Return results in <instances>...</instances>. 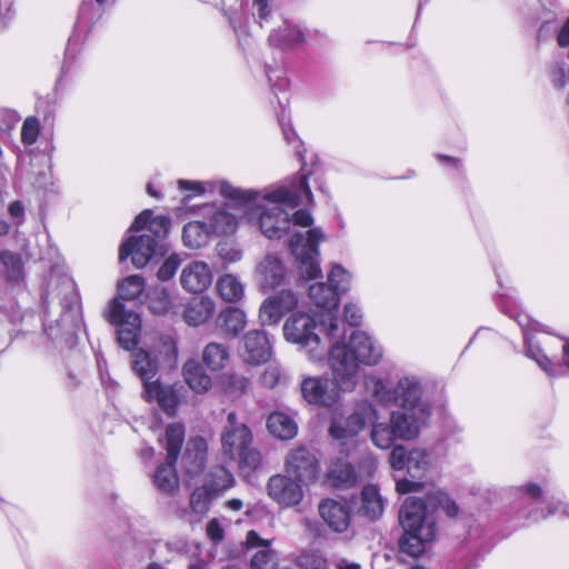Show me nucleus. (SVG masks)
Returning <instances> with one entry per match:
<instances>
[{
    "mask_svg": "<svg viewBox=\"0 0 569 569\" xmlns=\"http://www.w3.org/2000/svg\"><path fill=\"white\" fill-rule=\"evenodd\" d=\"M217 186L219 193L242 210L250 221H256L262 234L269 239L282 238L291 224L310 227L313 222L307 209H298L313 200L306 173H298L263 192L236 188L228 181Z\"/></svg>",
    "mask_w": 569,
    "mask_h": 569,
    "instance_id": "1",
    "label": "nucleus"
},
{
    "mask_svg": "<svg viewBox=\"0 0 569 569\" xmlns=\"http://www.w3.org/2000/svg\"><path fill=\"white\" fill-rule=\"evenodd\" d=\"M42 301L47 337L54 343H71L83 320L76 282L63 268L51 269Z\"/></svg>",
    "mask_w": 569,
    "mask_h": 569,
    "instance_id": "2",
    "label": "nucleus"
},
{
    "mask_svg": "<svg viewBox=\"0 0 569 569\" xmlns=\"http://www.w3.org/2000/svg\"><path fill=\"white\" fill-rule=\"evenodd\" d=\"M341 336L339 331V337L331 339L328 361L336 385L341 391L350 392L357 386L359 366L378 365L383 357V348L362 330L352 331L348 342L340 341Z\"/></svg>",
    "mask_w": 569,
    "mask_h": 569,
    "instance_id": "3",
    "label": "nucleus"
},
{
    "mask_svg": "<svg viewBox=\"0 0 569 569\" xmlns=\"http://www.w3.org/2000/svg\"><path fill=\"white\" fill-rule=\"evenodd\" d=\"M220 440L223 457L236 461L242 472L253 471L261 465L259 451L251 446V430L244 422L238 420L236 412L228 413Z\"/></svg>",
    "mask_w": 569,
    "mask_h": 569,
    "instance_id": "4",
    "label": "nucleus"
},
{
    "mask_svg": "<svg viewBox=\"0 0 569 569\" xmlns=\"http://www.w3.org/2000/svg\"><path fill=\"white\" fill-rule=\"evenodd\" d=\"M427 519V500L421 497H408L400 509L399 520L403 536L399 541L400 551L417 558L426 550V540L421 536Z\"/></svg>",
    "mask_w": 569,
    "mask_h": 569,
    "instance_id": "5",
    "label": "nucleus"
},
{
    "mask_svg": "<svg viewBox=\"0 0 569 569\" xmlns=\"http://www.w3.org/2000/svg\"><path fill=\"white\" fill-rule=\"evenodd\" d=\"M317 322L306 312L292 313L283 325L284 339L306 350L310 361L317 363L325 360L327 349L321 345L317 333Z\"/></svg>",
    "mask_w": 569,
    "mask_h": 569,
    "instance_id": "6",
    "label": "nucleus"
},
{
    "mask_svg": "<svg viewBox=\"0 0 569 569\" xmlns=\"http://www.w3.org/2000/svg\"><path fill=\"white\" fill-rule=\"evenodd\" d=\"M373 396L383 405L423 413L422 387L415 377L399 379L392 389H388L382 380H376Z\"/></svg>",
    "mask_w": 569,
    "mask_h": 569,
    "instance_id": "7",
    "label": "nucleus"
},
{
    "mask_svg": "<svg viewBox=\"0 0 569 569\" xmlns=\"http://www.w3.org/2000/svg\"><path fill=\"white\" fill-rule=\"evenodd\" d=\"M319 228L306 232H295L289 240L291 254L299 263L300 274L308 279H316L321 274L319 266V243L323 239Z\"/></svg>",
    "mask_w": 569,
    "mask_h": 569,
    "instance_id": "8",
    "label": "nucleus"
},
{
    "mask_svg": "<svg viewBox=\"0 0 569 569\" xmlns=\"http://www.w3.org/2000/svg\"><path fill=\"white\" fill-rule=\"evenodd\" d=\"M108 321L117 327L119 346L132 351L139 342L140 316L134 311H128L123 303L116 299L109 306Z\"/></svg>",
    "mask_w": 569,
    "mask_h": 569,
    "instance_id": "9",
    "label": "nucleus"
},
{
    "mask_svg": "<svg viewBox=\"0 0 569 569\" xmlns=\"http://www.w3.org/2000/svg\"><path fill=\"white\" fill-rule=\"evenodd\" d=\"M168 251L167 243H160L159 240L152 239L151 234L142 233L138 237H128L119 249V259L124 261L131 258L132 264L141 269L146 267L153 257L163 256Z\"/></svg>",
    "mask_w": 569,
    "mask_h": 569,
    "instance_id": "10",
    "label": "nucleus"
},
{
    "mask_svg": "<svg viewBox=\"0 0 569 569\" xmlns=\"http://www.w3.org/2000/svg\"><path fill=\"white\" fill-rule=\"evenodd\" d=\"M502 311L513 318L523 330V338L526 343V355L537 362V365L549 376L555 377L561 373L562 367L559 363H553L549 359L538 342L529 336V331H543L542 325L533 321L528 315L522 312H512L506 307H501Z\"/></svg>",
    "mask_w": 569,
    "mask_h": 569,
    "instance_id": "11",
    "label": "nucleus"
},
{
    "mask_svg": "<svg viewBox=\"0 0 569 569\" xmlns=\"http://www.w3.org/2000/svg\"><path fill=\"white\" fill-rule=\"evenodd\" d=\"M31 320H37L36 315L21 313L16 301L0 298V351L11 343L13 332L28 333V323Z\"/></svg>",
    "mask_w": 569,
    "mask_h": 569,
    "instance_id": "12",
    "label": "nucleus"
},
{
    "mask_svg": "<svg viewBox=\"0 0 569 569\" xmlns=\"http://www.w3.org/2000/svg\"><path fill=\"white\" fill-rule=\"evenodd\" d=\"M302 481L290 475H273L267 483L269 498L281 508H293L301 503L305 497Z\"/></svg>",
    "mask_w": 569,
    "mask_h": 569,
    "instance_id": "13",
    "label": "nucleus"
},
{
    "mask_svg": "<svg viewBox=\"0 0 569 569\" xmlns=\"http://www.w3.org/2000/svg\"><path fill=\"white\" fill-rule=\"evenodd\" d=\"M338 386L335 387L328 378L305 377L300 382L302 399L313 406L330 408L339 400Z\"/></svg>",
    "mask_w": 569,
    "mask_h": 569,
    "instance_id": "14",
    "label": "nucleus"
},
{
    "mask_svg": "<svg viewBox=\"0 0 569 569\" xmlns=\"http://www.w3.org/2000/svg\"><path fill=\"white\" fill-rule=\"evenodd\" d=\"M309 297L315 306L327 312L329 339L339 337V320L336 316L340 302V295L330 284L318 282L309 287Z\"/></svg>",
    "mask_w": 569,
    "mask_h": 569,
    "instance_id": "15",
    "label": "nucleus"
},
{
    "mask_svg": "<svg viewBox=\"0 0 569 569\" xmlns=\"http://www.w3.org/2000/svg\"><path fill=\"white\" fill-rule=\"evenodd\" d=\"M183 392L184 388L179 383L164 385L154 379L143 389L142 397L148 402H156L167 416L174 417Z\"/></svg>",
    "mask_w": 569,
    "mask_h": 569,
    "instance_id": "16",
    "label": "nucleus"
},
{
    "mask_svg": "<svg viewBox=\"0 0 569 569\" xmlns=\"http://www.w3.org/2000/svg\"><path fill=\"white\" fill-rule=\"evenodd\" d=\"M298 297L291 290H281L263 300L259 308L262 326L277 325L287 313L298 306Z\"/></svg>",
    "mask_w": 569,
    "mask_h": 569,
    "instance_id": "17",
    "label": "nucleus"
},
{
    "mask_svg": "<svg viewBox=\"0 0 569 569\" xmlns=\"http://www.w3.org/2000/svg\"><path fill=\"white\" fill-rule=\"evenodd\" d=\"M286 471L305 483L312 482L319 473L316 455L305 446L291 450L286 459Z\"/></svg>",
    "mask_w": 569,
    "mask_h": 569,
    "instance_id": "18",
    "label": "nucleus"
},
{
    "mask_svg": "<svg viewBox=\"0 0 569 569\" xmlns=\"http://www.w3.org/2000/svg\"><path fill=\"white\" fill-rule=\"evenodd\" d=\"M406 469L411 479L398 480L397 491L403 495L420 491L425 486L423 478L427 472V451L425 449L411 450Z\"/></svg>",
    "mask_w": 569,
    "mask_h": 569,
    "instance_id": "19",
    "label": "nucleus"
},
{
    "mask_svg": "<svg viewBox=\"0 0 569 569\" xmlns=\"http://www.w3.org/2000/svg\"><path fill=\"white\" fill-rule=\"evenodd\" d=\"M242 345L240 356L247 363L260 365L271 357V345L267 333L262 330L247 332L242 339Z\"/></svg>",
    "mask_w": 569,
    "mask_h": 569,
    "instance_id": "20",
    "label": "nucleus"
},
{
    "mask_svg": "<svg viewBox=\"0 0 569 569\" xmlns=\"http://www.w3.org/2000/svg\"><path fill=\"white\" fill-rule=\"evenodd\" d=\"M212 271L204 261H191L183 267L180 274L181 287L192 293L204 291L212 282Z\"/></svg>",
    "mask_w": 569,
    "mask_h": 569,
    "instance_id": "21",
    "label": "nucleus"
},
{
    "mask_svg": "<svg viewBox=\"0 0 569 569\" xmlns=\"http://www.w3.org/2000/svg\"><path fill=\"white\" fill-rule=\"evenodd\" d=\"M257 273L263 290H273L286 281L287 271L282 260L268 253L257 266Z\"/></svg>",
    "mask_w": 569,
    "mask_h": 569,
    "instance_id": "22",
    "label": "nucleus"
},
{
    "mask_svg": "<svg viewBox=\"0 0 569 569\" xmlns=\"http://www.w3.org/2000/svg\"><path fill=\"white\" fill-rule=\"evenodd\" d=\"M203 219L212 236L232 234L238 229V218L224 207L209 204L203 208Z\"/></svg>",
    "mask_w": 569,
    "mask_h": 569,
    "instance_id": "23",
    "label": "nucleus"
},
{
    "mask_svg": "<svg viewBox=\"0 0 569 569\" xmlns=\"http://www.w3.org/2000/svg\"><path fill=\"white\" fill-rule=\"evenodd\" d=\"M545 492V489L535 482H529L517 489V493L520 499L519 503L521 506L526 503L535 505V507H532L529 511H521L523 517L538 520L545 519L547 516L553 515L556 512V508L551 506L548 507L547 512L545 511V508L542 507L545 502L541 500Z\"/></svg>",
    "mask_w": 569,
    "mask_h": 569,
    "instance_id": "24",
    "label": "nucleus"
},
{
    "mask_svg": "<svg viewBox=\"0 0 569 569\" xmlns=\"http://www.w3.org/2000/svg\"><path fill=\"white\" fill-rule=\"evenodd\" d=\"M171 221L166 216L152 217L151 210H143L133 220L129 231H140L146 229L144 233L151 234L152 239L160 243H167L166 238L169 233Z\"/></svg>",
    "mask_w": 569,
    "mask_h": 569,
    "instance_id": "25",
    "label": "nucleus"
},
{
    "mask_svg": "<svg viewBox=\"0 0 569 569\" xmlns=\"http://www.w3.org/2000/svg\"><path fill=\"white\" fill-rule=\"evenodd\" d=\"M306 41L303 30L289 21H284L277 29H273L268 37V42L271 47L281 50H293L300 47Z\"/></svg>",
    "mask_w": 569,
    "mask_h": 569,
    "instance_id": "26",
    "label": "nucleus"
},
{
    "mask_svg": "<svg viewBox=\"0 0 569 569\" xmlns=\"http://www.w3.org/2000/svg\"><path fill=\"white\" fill-rule=\"evenodd\" d=\"M319 513L330 529L345 532L350 525L349 508L333 499H325L319 505Z\"/></svg>",
    "mask_w": 569,
    "mask_h": 569,
    "instance_id": "27",
    "label": "nucleus"
},
{
    "mask_svg": "<svg viewBox=\"0 0 569 569\" xmlns=\"http://www.w3.org/2000/svg\"><path fill=\"white\" fill-rule=\"evenodd\" d=\"M423 413L400 409L392 411L390 425L398 439L410 440L418 436L420 429V416Z\"/></svg>",
    "mask_w": 569,
    "mask_h": 569,
    "instance_id": "28",
    "label": "nucleus"
},
{
    "mask_svg": "<svg viewBox=\"0 0 569 569\" xmlns=\"http://www.w3.org/2000/svg\"><path fill=\"white\" fill-rule=\"evenodd\" d=\"M214 313V302L209 297L192 298L183 310V319L189 326H200Z\"/></svg>",
    "mask_w": 569,
    "mask_h": 569,
    "instance_id": "29",
    "label": "nucleus"
},
{
    "mask_svg": "<svg viewBox=\"0 0 569 569\" xmlns=\"http://www.w3.org/2000/svg\"><path fill=\"white\" fill-rule=\"evenodd\" d=\"M327 481L333 488L347 489L357 483L358 475L351 463L339 459L330 466Z\"/></svg>",
    "mask_w": 569,
    "mask_h": 569,
    "instance_id": "30",
    "label": "nucleus"
},
{
    "mask_svg": "<svg viewBox=\"0 0 569 569\" xmlns=\"http://www.w3.org/2000/svg\"><path fill=\"white\" fill-rule=\"evenodd\" d=\"M182 375L189 388L197 393H204L211 388V377L194 359H190L183 365Z\"/></svg>",
    "mask_w": 569,
    "mask_h": 569,
    "instance_id": "31",
    "label": "nucleus"
},
{
    "mask_svg": "<svg viewBox=\"0 0 569 569\" xmlns=\"http://www.w3.org/2000/svg\"><path fill=\"white\" fill-rule=\"evenodd\" d=\"M211 237L212 233L204 219L190 221L182 229V241L189 249L196 250L206 247Z\"/></svg>",
    "mask_w": 569,
    "mask_h": 569,
    "instance_id": "32",
    "label": "nucleus"
},
{
    "mask_svg": "<svg viewBox=\"0 0 569 569\" xmlns=\"http://www.w3.org/2000/svg\"><path fill=\"white\" fill-rule=\"evenodd\" d=\"M131 367L141 379L143 389L154 381L158 373V361L148 351L139 349L132 353Z\"/></svg>",
    "mask_w": 569,
    "mask_h": 569,
    "instance_id": "33",
    "label": "nucleus"
},
{
    "mask_svg": "<svg viewBox=\"0 0 569 569\" xmlns=\"http://www.w3.org/2000/svg\"><path fill=\"white\" fill-rule=\"evenodd\" d=\"M269 432L278 439L290 440L298 433L296 420L288 413L274 411L267 419Z\"/></svg>",
    "mask_w": 569,
    "mask_h": 569,
    "instance_id": "34",
    "label": "nucleus"
},
{
    "mask_svg": "<svg viewBox=\"0 0 569 569\" xmlns=\"http://www.w3.org/2000/svg\"><path fill=\"white\" fill-rule=\"evenodd\" d=\"M192 446L193 451L189 445L182 456L183 468L190 478H194L203 471L207 449L206 441L202 438L196 439Z\"/></svg>",
    "mask_w": 569,
    "mask_h": 569,
    "instance_id": "35",
    "label": "nucleus"
},
{
    "mask_svg": "<svg viewBox=\"0 0 569 569\" xmlns=\"http://www.w3.org/2000/svg\"><path fill=\"white\" fill-rule=\"evenodd\" d=\"M429 510L433 512L442 511L449 519H453L459 513L457 502L443 490L435 488L429 483Z\"/></svg>",
    "mask_w": 569,
    "mask_h": 569,
    "instance_id": "36",
    "label": "nucleus"
},
{
    "mask_svg": "<svg viewBox=\"0 0 569 569\" xmlns=\"http://www.w3.org/2000/svg\"><path fill=\"white\" fill-rule=\"evenodd\" d=\"M383 511V502L376 486H366L361 491V506L359 512L369 518L377 520Z\"/></svg>",
    "mask_w": 569,
    "mask_h": 569,
    "instance_id": "37",
    "label": "nucleus"
},
{
    "mask_svg": "<svg viewBox=\"0 0 569 569\" xmlns=\"http://www.w3.org/2000/svg\"><path fill=\"white\" fill-rule=\"evenodd\" d=\"M177 461H169V457L164 463H161L153 476V483L158 490L164 493H171L178 488V477L174 465Z\"/></svg>",
    "mask_w": 569,
    "mask_h": 569,
    "instance_id": "38",
    "label": "nucleus"
},
{
    "mask_svg": "<svg viewBox=\"0 0 569 569\" xmlns=\"http://www.w3.org/2000/svg\"><path fill=\"white\" fill-rule=\"evenodd\" d=\"M217 323L227 333L236 336L246 326V313L239 308L228 307L219 313Z\"/></svg>",
    "mask_w": 569,
    "mask_h": 569,
    "instance_id": "39",
    "label": "nucleus"
},
{
    "mask_svg": "<svg viewBox=\"0 0 569 569\" xmlns=\"http://www.w3.org/2000/svg\"><path fill=\"white\" fill-rule=\"evenodd\" d=\"M217 289L224 301L240 300L244 295V287L233 274H223L218 279Z\"/></svg>",
    "mask_w": 569,
    "mask_h": 569,
    "instance_id": "40",
    "label": "nucleus"
},
{
    "mask_svg": "<svg viewBox=\"0 0 569 569\" xmlns=\"http://www.w3.org/2000/svg\"><path fill=\"white\" fill-rule=\"evenodd\" d=\"M202 359L209 369L221 370L229 360V352L222 343L210 342L203 349Z\"/></svg>",
    "mask_w": 569,
    "mask_h": 569,
    "instance_id": "41",
    "label": "nucleus"
},
{
    "mask_svg": "<svg viewBox=\"0 0 569 569\" xmlns=\"http://www.w3.org/2000/svg\"><path fill=\"white\" fill-rule=\"evenodd\" d=\"M184 440V428L181 423H170L166 429V450L169 461H177Z\"/></svg>",
    "mask_w": 569,
    "mask_h": 569,
    "instance_id": "42",
    "label": "nucleus"
},
{
    "mask_svg": "<svg viewBox=\"0 0 569 569\" xmlns=\"http://www.w3.org/2000/svg\"><path fill=\"white\" fill-rule=\"evenodd\" d=\"M149 309L154 315H164L171 305L168 290L160 284L150 287L146 295Z\"/></svg>",
    "mask_w": 569,
    "mask_h": 569,
    "instance_id": "43",
    "label": "nucleus"
},
{
    "mask_svg": "<svg viewBox=\"0 0 569 569\" xmlns=\"http://www.w3.org/2000/svg\"><path fill=\"white\" fill-rule=\"evenodd\" d=\"M0 264L3 267L7 279L13 284H18L22 279V263L17 253L8 250L0 252Z\"/></svg>",
    "mask_w": 569,
    "mask_h": 569,
    "instance_id": "44",
    "label": "nucleus"
},
{
    "mask_svg": "<svg viewBox=\"0 0 569 569\" xmlns=\"http://www.w3.org/2000/svg\"><path fill=\"white\" fill-rule=\"evenodd\" d=\"M234 478L224 467H216L210 471L209 480L206 482L208 488L217 496L220 492L231 488Z\"/></svg>",
    "mask_w": 569,
    "mask_h": 569,
    "instance_id": "45",
    "label": "nucleus"
},
{
    "mask_svg": "<svg viewBox=\"0 0 569 569\" xmlns=\"http://www.w3.org/2000/svg\"><path fill=\"white\" fill-rule=\"evenodd\" d=\"M146 289L144 278L140 274L129 276L121 281L118 287L119 296L124 300H136L140 298Z\"/></svg>",
    "mask_w": 569,
    "mask_h": 569,
    "instance_id": "46",
    "label": "nucleus"
},
{
    "mask_svg": "<svg viewBox=\"0 0 569 569\" xmlns=\"http://www.w3.org/2000/svg\"><path fill=\"white\" fill-rule=\"evenodd\" d=\"M223 180H221V182ZM218 183H220V181L200 182V181L184 180V179L178 180L179 189L182 192H188V194L182 199V202L184 204H187L192 197L202 196L208 190L219 192V187L217 186Z\"/></svg>",
    "mask_w": 569,
    "mask_h": 569,
    "instance_id": "47",
    "label": "nucleus"
},
{
    "mask_svg": "<svg viewBox=\"0 0 569 569\" xmlns=\"http://www.w3.org/2000/svg\"><path fill=\"white\" fill-rule=\"evenodd\" d=\"M398 439L391 425L376 423L371 429V440L380 449H389L395 440Z\"/></svg>",
    "mask_w": 569,
    "mask_h": 569,
    "instance_id": "48",
    "label": "nucleus"
},
{
    "mask_svg": "<svg viewBox=\"0 0 569 569\" xmlns=\"http://www.w3.org/2000/svg\"><path fill=\"white\" fill-rule=\"evenodd\" d=\"M216 496L204 483L196 488L190 496V507L193 512L203 515L209 510L211 498Z\"/></svg>",
    "mask_w": 569,
    "mask_h": 569,
    "instance_id": "49",
    "label": "nucleus"
},
{
    "mask_svg": "<svg viewBox=\"0 0 569 569\" xmlns=\"http://www.w3.org/2000/svg\"><path fill=\"white\" fill-rule=\"evenodd\" d=\"M351 274L340 264H333L329 274V284L338 291L339 295L346 292L350 286Z\"/></svg>",
    "mask_w": 569,
    "mask_h": 569,
    "instance_id": "50",
    "label": "nucleus"
},
{
    "mask_svg": "<svg viewBox=\"0 0 569 569\" xmlns=\"http://www.w3.org/2000/svg\"><path fill=\"white\" fill-rule=\"evenodd\" d=\"M278 120H279V124L281 127L284 140L287 141L288 144L292 146L295 153L299 158H302V153L305 151V149L302 148V142L300 141L296 131L290 126L289 120L286 119L284 110L279 116Z\"/></svg>",
    "mask_w": 569,
    "mask_h": 569,
    "instance_id": "51",
    "label": "nucleus"
},
{
    "mask_svg": "<svg viewBox=\"0 0 569 569\" xmlns=\"http://www.w3.org/2000/svg\"><path fill=\"white\" fill-rule=\"evenodd\" d=\"M278 562L277 552L271 548L258 550L251 558L252 569H274Z\"/></svg>",
    "mask_w": 569,
    "mask_h": 569,
    "instance_id": "52",
    "label": "nucleus"
},
{
    "mask_svg": "<svg viewBox=\"0 0 569 569\" xmlns=\"http://www.w3.org/2000/svg\"><path fill=\"white\" fill-rule=\"evenodd\" d=\"M216 252L221 260L228 263H234L242 259V250L231 241L219 242L216 247Z\"/></svg>",
    "mask_w": 569,
    "mask_h": 569,
    "instance_id": "53",
    "label": "nucleus"
},
{
    "mask_svg": "<svg viewBox=\"0 0 569 569\" xmlns=\"http://www.w3.org/2000/svg\"><path fill=\"white\" fill-rule=\"evenodd\" d=\"M181 264V257L178 253L168 256L157 272V278L160 281H168L172 279Z\"/></svg>",
    "mask_w": 569,
    "mask_h": 569,
    "instance_id": "54",
    "label": "nucleus"
},
{
    "mask_svg": "<svg viewBox=\"0 0 569 569\" xmlns=\"http://www.w3.org/2000/svg\"><path fill=\"white\" fill-rule=\"evenodd\" d=\"M299 567L303 569H326L327 561L318 551L302 552L297 560Z\"/></svg>",
    "mask_w": 569,
    "mask_h": 569,
    "instance_id": "55",
    "label": "nucleus"
},
{
    "mask_svg": "<svg viewBox=\"0 0 569 569\" xmlns=\"http://www.w3.org/2000/svg\"><path fill=\"white\" fill-rule=\"evenodd\" d=\"M286 380V375L277 365L268 366L260 376V382L267 388H274Z\"/></svg>",
    "mask_w": 569,
    "mask_h": 569,
    "instance_id": "56",
    "label": "nucleus"
},
{
    "mask_svg": "<svg viewBox=\"0 0 569 569\" xmlns=\"http://www.w3.org/2000/svg\"><path fill=\"white\" fill-rule=\"evenodd\" d=\"M250 387V380L238 373H232L228 377L227 388L228 391L233 396H240L244 393Z\"/></svg>",
    "mask_w": 569,
    "mask_h": 569,
    "instance_id": "57",
    "label": "nucleus"
},
{
    "mask_svg": "<svg viewBox=\"0 0 569 569\" xmlns=\"http://www.w3.org/2000/svg\"><path fill=\"white\" fill-rule=\"evenodd\" d=\"M329 435L333 439L343 440L353 437L350 432V428L343 418H333L330 422Z\"/></svg>",
    "mask_w": 569,
    "mask_h": 569,
    "instance_id": "58",
    "label": "nucleus"
},
{
    "mask_svg": "<svg viewBox=\"0 0 569 569\" xmlns=\"http://www.w3.org/2000/svg\"><path fill=\"white\" fill-rule=\"evenodd\" d=\"M408 456L406 448L401 445L395 446L390 452L389 461L395 470H403L408 465Z\"/></svg>",
    "mask_w": 569,
    "mask_h": 569,
    "instance_id": "59",
    "label": "nucleus"
},
{
    "mask_svg": "<svg viewBox=\"0 0 569 569\" xmlns=\"http://www.w3.org/2000/svg\"><path fill=\"white\" fill-rule=\"evenodd\" d=\"M39 134V124L37 119L28 118L21 129V139L26 144H33Z\"/></svg>",
    "mask_w": 569,
    "mask_h": 569,
    "instance_id": "60",
    "label": "nucleus"
},
{
    "mask_svg": "<svg viewBox=\"0 0 569 569\" xmlns=\"http://www.w3.org/2000/svg\"><path fill=\"white\" fill-rule=\"evenodd\" d=\"M8 213L16 227H20L24 221V204L20 200L12 201L8 207Z\"/></svg>",
    "mask_w": 569,
    "mask_h": 569,
    "instance_id": "61",
    "label": "nucleus"
},
{
    "mask_svg": "<svg viewBox=\"0 0 569 569\" xmlns=\"http://www.w3.org/2000/svg\"><path fill=\"white\" fill-rule=\"evenodd\" d=\"M343 317L349 326H359L362 319L361 309L357 305L348 303L345 306Z\"/></svg>",
    "mask_w": 569,
    "mask_h": 569,
    "instance_id": "62",
    "label": "nucleus"
},
{
    "mask_svg": "<svg viewBox=\"0 0 569 569\" xmlns=\"http://www.w3.org/2000/svg\"><path fill=\"white\" fill-rule=\"evenodd\" d=\"M207 535L214 543H219L223 540L224 531L217 519H211L207 523Z\"/></svg>",
    "mask_w": 569,
    "mask_h": 569,
    "instance_id": "63",
    "label": "nucleus"
},
{
    "mask_svg": "<svg viewBox=\"0 0 569 569\" xmlns=\"http://www.w3.org/2000/svg\"><path fill=\"white\" fill-rule=\"evenodd\" d=\"M346 421L353 437L358 435L366 425L365 416L359 412L351 413L348 418H346Z\"/></svg>",
    "mask_w": 569,
    "mask_h": 569,
    "instance_id": "64",
    "label": "nucleus"
}]
</instances>
